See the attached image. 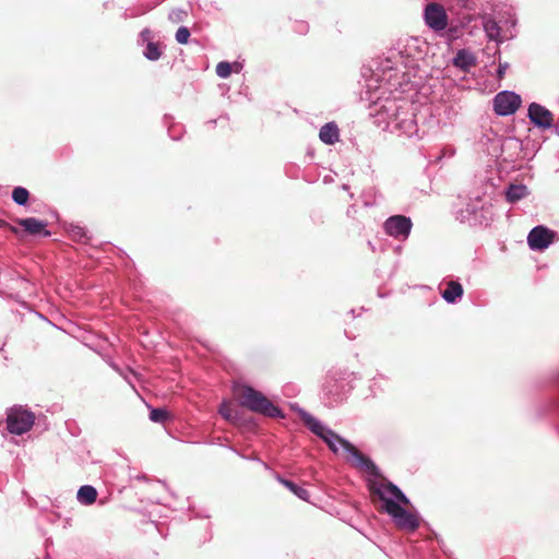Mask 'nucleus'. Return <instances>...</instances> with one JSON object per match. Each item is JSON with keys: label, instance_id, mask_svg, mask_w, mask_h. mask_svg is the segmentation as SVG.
I'll return each mask as SVG.
<instances>
[{"label": "nucleus", "instance_id": "nucleus-1", "mask_svg": "<svg viewBox=\"0 0 559 559\" xmlns=\"http://www.w3.org/2000/svg\"><path fill=\"white\" fill-rule=\"evenodd\" d=\"M368 489L371 497H377L383 502L379 511L386 512L399 530L414 532L419 527V516L400 504L408 506L409 499L396 485L386 478H383L382 481L368 480Z\"/></svg>", "mask_w": 559, "mask_h": 559}, {"label": "nucleus", "instance_id": "nucleus-2", "mask_svg": "<svg viewBox=\"0 0 559 559\" xmlns=\"http://www.w3.org/2000/svg\"><path fill=\"white\" fill-rule=\"evenodd\" d=\"M234 395L242 407L269 417H283L281 409L273 405L261 392L245 384L234 386Z\"/></svg>", "mask_w": 559, "mask_h": 559}, {"label": "nucleus", "instance_id": "nucleus-3", "mask_svg": "<svg viewBox=\"0 0 559 559\" xmlns=\"http://www.w3.org/2000/svg\"><path fill=\"white\" fill-rule=\"evenodd\" d=\"M299 414L304 424L311 430V432L321 438L331 451L334 453L337 452L336 443L341 444L345 449L344 441H347L346 439L342 438L333 430L325 428L316 417L306 411H300Z\"/></svg>", "mask_w": 559, "mask_h": 559}, {"label": "nucleus", "instance_id": "nucleus-4", "mask_svg": "<svg viewBox=\"0 0 559 559\" xmlns=\"http://www.w3.org/2000/svg\"><path fill=\"white\" fill-rule=\"evenodd\" d=\"M35 415L21 406L13 407L7 416V427L11 433L23 435L34 425Z\"/></svg>", "mask_w": 559, "mask_h": 559}, {"label": "nucleus", "instance_id": "nucleus-5", "mask_svg": "<svg viewBox=\"0 0 559 559\" xmlns=\"http://www.w3.org/2000/svg\"><path fill=\"white\" fill-rule=\"evenodd\" d=\"M344 444L345 451L348 452V454L350 455V459H348V461L353 467L361 472L369 473L372 476L381 477V480L384 478L382 477L378 466L372 462L370 457L365 455L349 441H344Z\"/></svg>", "mask_w": 559, "mask_h": 559}, {"label": "nucleus", "instance_id": "nucleus-6", "mask_svg": "<svg viewBox=\"0 0 559 559\" xmlns=\"http://www.w3.org/2000/svg\"><path fill=\"white\" fill-rule=\"evenodd\" d=\"M412 227L413 223L411 218L404 215H393L383 224V229L386 235L402 240H405L409 236Z\"/></svg>", "mask_w": 559, "mask_h": 559}, {"label": "nucleus", "instance_id": "nucleus-7", "mask_svg": "<svg viewBox=\"0 0 559 559\" xmlns=\"http://www.w3.org/2000/svg\"><path fill=\"white\" fill-rule=\"evenodd\" d=\"M521 106V97L513 92H501L495 96L493 109L499 116L514 114Z\"/></svg>", "mask_w": 559, "mask_h": 559}, {"label": "nucleus", "instance_id": "nucleus-8", "mask_svg": "<svg viewBox=\"0 0 559 559\" xmlns=\"http://www.w3.org/2000/svg\"><path fill=\"white\" fill-rule=\"evenodd\" d=\"M426 24L435 32L445 29L448 26V15L444 8L439 3H428L424 13Z\"/></svg>", "mask_w": 559, "mask_h": 559}, {"label": "nucleus", "instance_id": "nucleus-9", "mask_svg": "<svg viewBox=\"0 0 559 559\" xmlns=\"http://www.w3.org/2000/svg\"><path fill=\"white\" fill-rule=\"evenodd\" d=\"M555 238V233L544 226L534 227L528 236L527 242L533 250L546 249Z\"/></svg>", "mask_w": 559, "mask_h": 559}, {"label": "nucleus", "instance_id": "nucleus-10", "mask_svg": "<svg viewBox=\"0 0 559 559\" xmlns=\"http://www.w3.org/2000/svg\"><path fill=\"white\" fill-rule=\"evenodd\" d=\"M528 117L531 121L542 128H549L552 126V114L544 106L532 103L528 107Z\"/></svg>", "mask_w": 559, "mask_h": 559}, {"label": "nucleus", "instance_id": "nucleus-11", "mask_svg": "<svg viewBox=\"0 0 559 559\" xmlns=\"http://www.w3.org/2000/svg\"><path fill=\"white\" fill-rule=\"evenodd\" d=\"M16 224L23 227L24 231L32 236L43 235L50 236V231L46 229L47 222L39 221L35 217L17 218Z\"/></svg>", "mask_w": 559, "mask_h": 559}, {"label": "nucleus", "instance_id": "nucleus-12", "mask_svg": "<svg viewBox=\"0 0 559 559\" xmlns=\"http://www.w3.org/2000/svg\"><path fill=\"white\" fill-rule=\"evenodd\" d=\"M340 131L334 122L325 123L319 133L320 140L325 144H334L338 141Z\"/></svg>", "mask_w": 559, "mask_h": 559}, {"label": "nucleus", "instance_id": "nucleus-13", "mask_svg": "<svg viewBox=\"0 0 559 559\" xmlns=\"http://www.w3.org/2000/svg\"><path fill=\"white\" fill-rule=\"evenodd\" d=\"M475 63H476V60H475L474 55L464 49L460 50L453 60V64L455 67L464 69V70L475 66Z\"/></svg>", "mask_w": 559, "mask_h": 559}, {"label": "nucleus", "instance_id": "nucleus-14", "mask_svg": "<svg viewBox=\"0 0 559 559\" xmlns=\"http://www.w3.org/2000/svg\"><path fill=\"white\" fill-rule=\"evenodd\" d=\"M463 295V287L459 282L451 281L447 284V288L442 292V297L448 302H454Z\"/></svg>", "mask_w": 559, "mask_h": 559}, {"label": "nucleus", "instance_id": "nucleus-15", "mask_svg": "<svg viewBox=\"0 0 559 559\" xmlns=\"http://www.w3.org/2000/svg\"><path fill=\"white\" fill-rule=\"evenodd\" d=\"M97 491L94 487L85 485L82 486L78 491V499L80 502L85 504H92L96 501Z\"/></svg>", "mask_w": 559, "mask_h": 559}, {"label": "nucleus", "instance_id": "nucleus-16", "mask_svg": "<svg viewBox=\"0 0 559 559\" xmlns=\"http://www.w3.org/2000/svg\"><path fill=\"white\" fill-rule=\"evenodd\" d=\"M218 413L222 415L223 418L230 423H236L238 419V413L231 407V404L229 402H223L219 406Z\"/></svg>", "mask_w": 559, "mask_h": 559}, {"label": "nucleus", "instance_id": "nucleus-17", "mask_svg": "<svg viewBox=\"0 0 559 559\" xmlns=\"http://www.w3.org/2000/svg\"><path fill=\"white\" fill-rule=\"evenodd\" d=\"M280 481L286 487L288 488L294 495H296L298 498L302 499V500H308V497H309V492L308 490H306L305 488L296 485L295 483L290 481V480H286V479H280Z\"/></svg>", "mask_w": 559, "mask_h": 559}, {"label": "nucleus", "instance_id": "nucleus-18", "mask_svg": "<svg viewBox=\"0 0 559 559\" xmlns=\"http://www.w3.org/2000/svg\"><path fill=\"white\" fill-rule=\"evenodd\" d=\"M29 192L23 187H15L12 191V199L19 205H25L28 201Z\"/></svg>", "mask_w": 559, "mask_h": 559}, {"label": "nucleus", "instance_id": "nucleus-19", "mask_svg": "<svg viewBox=\"0 0 559 559\" xmlns=\"http://www.w3.org/2000/svg\"><path fill=\"white\" fill-rule=\"evenodd\" d=\"M169 418V413L165 408H153L150 413V419L154 423H164Z\"/></svg>", "mask_w": 559, "mask_h": 559}, {"label": "nucleus", "instance_id": "nucleus-20", "mask_svg": "<svg viewBox=\"0 0 559 559\" xmlns=\"http://www.w3.org/2000/svg\"><path fill=\"white\" fill-rule=\"evenodd\" d=\"M525 188L522 186H511L507 192V198L510 202H514L524 197Z\"/></svg>", "mask_w": 559, "mask_h": 559}, {"label": "nucleus", "instance_id": "nucleus-21", "mask_svg": "<svg viewBox=\"0 0 559 559\" xmlns=\"http://www.w3.org/2000/svg\"><path fill=\"white\" fill-rule=\"evenodd\" d=\"M144 56L150 60H157L160 57V50L157 44L148 43Z\"/></svg>", "mask_w": 559, "mask_h": 559}, {"label": "nucleus", "instance_id": "nucleus-22", "mask_svg": "<svg viewBox=\"0 0 559 559\" xmlns=\"http://www.w3.org/2000/svg\"><path fill=\"white\" fill-rule=\"evenodd\" d=\"M216 73L218 76L225 79V78H228L231 73V66L229 62H219L217 66H216Z\"/></svg>", "mask_w": 559, "mask_h": 559}, {"label": "nucleus", "instance_id": "nucleus-23", "mask_svg": "<svg viewBox=\"0 0 559 559\" xmlns=\"http://www.w3.org/2000/svg\"><path fill=\"white\" fill-rule=\"evenodd\" d=\"M190 37V31L189 28L181 26L176 32V40L179 44H187Z\"/></svg>", "mask_w": 559, "mask_h": 559}, {"label": "nucleus", "instance_id": "nucleus-24", "mask_svg": "<svg viewBox=\"0 0 559 559\" xmlns=\"http://www.w3.org/2000/svg\"><path fill=\"white\" fill-rule=\"evenodd\" d=\"M70 236L73 240L82 241L85 238V231L80 226H74L70 229Z\"/></svg>", "mask_w": 559, "mask_h": 559}, {"label": "nucleus", "instance_id": "nucleus-25", "mask_svg": "<svg viewBox=\"0 0 559 559\" xmlns=\"http://www.w3.org/2000/svg\"><path fill=\"white\" fill-rule=\"evenodd\" d=\"M485 28L488 32L489 36L492 37V31L497 29V24L493 21H489L486 23Z\"/></svg>", "mask_w": 559, "mask_h": 559}, {"label": "nucleus", "instance_id": "nucleus-26", "mask_svg": "<svg viewBox=\"0 0 559 559\" xmlns=\"http://www.w3.org/2000/svg\"><path fill=\"white\" fill-rule=\"evenodd\" d=\"M4 228H8L10 231H12L13 234H15L17 236L21 235V230L15 226L10 225L9 223Z\"/></svg>", "mask_w": 559, "mask_h": 559}, {"label": "nucleus", "instance_id": "nucleus-27", "mask_svg": "<svg viewBox=\"0 0 559 559\" xmlns=\"http://www.w3.org/2000/svg\"><path fill=\"white\" fill-rule=\"evenodd\" d=\"M169 19L173 21V22H177L179 21V12H171L169 14Z\"/></svg>", "mask_w": 559, "mask_h": 559}, {"label": "nucleus", "instance_id": "nucleus-28", "mask_svg": "<svg viewBox=\"0 0 559 559\" xmlns=\"http://www.w3.org/2000/svg\"><path fill=\"white\" fill-rule=\"evenodd\" d=\"M506 66L500 64L498 69V76L501 79L504 74Z\"/></svg>", "mask_w": 559, "mask_h": 559}, {"label": "nucleus", "instance_id": "nucleus-29", "mask_svg": "<svg viewBox=\"0 0 559 559\" xmlns=\"http://www.w3.org/2000/svg\"><path fill=\"white\" fill-rule=\"evenodd\" d=\"M7 225H8V223L0 218V229L5 227Z\"/></svg>", "mask_w": 559, "mask_h": 559}, {"label": "nucleus", "instance_id": "nucleus-30", "mask_svg": "<svg viewBox=\"0 0 559 559\" xmlns=\"http://www.w3.org/2000/svg\"><path fill=\"white\" fill-rule=\"evenodd\" d=\"M555 128H556L557 133L559 134V117H558V120H557V122L555 124Z\"/></svg>", "mask_w": 559, "mask_h": 559}]
</instances>
